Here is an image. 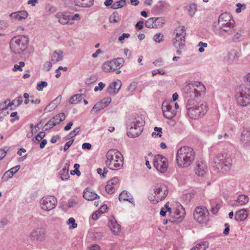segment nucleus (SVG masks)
I'll return each mask as SVG.
<instances>
[{"mask_svg":"<svg viewBox=\"0 0 250 250\" xmlns=\"http://www.w3.org/2000/svg\"><path fill=\"white\" fill-rule=\"evenodd\" d=\"M8 150V149L6 147L3 148H0V160L5 157Z\"/></svg>","mask_w":250,"mask_h":250,"instance_id":"864d4df0","label":"nucleus"},{"mask_svg":"<svg viewBox=\"0 0 250 250\" xmlns=\"http://www.w3.org/2000/svg\"><path fill=\"white\" fill-rule=\"evenodd\" d=\"M47 85L48 84L46 82L41 81L37 83V89L38 91H42L43 88L46 87L47 86Z\"/></svg>","mask_w":250,"mask_h":250,"instance_id":"a18cd8bd","label":"nucleus"},{"mask_svg":"<svg viewBox=\"0 0 250 250\" xmlns=\"http://www.w3.org/2000/svg\"><path fill=\"white\" fill-rule=\"evenodd\" d=\"M56 204V199L51 196L43 197L40 201L42 208L46 211L53 209L55 207Z\"/></svg>","mask_w":250,"mask_h":250,"instance_id":"f8f14e48","label":"nucleus"},{"mask_svg":"<svg viewBox=\"0 0 250 250\" xmlns=\"http://www.w3.org/2000/svg\"><path fill=\"white\" fill-rule=\"evenodd\" d=\"M121 20L120 17L118 13L116 11L114 12L109 17V21L111 23H118Z\"/></svg>","mask_w":250,"mask_h":250,"instance_id":"72a5a7b5","label":"nucleus"},{"mask_svg":"<svg viewBox=\"0 0 250 250\" xmlns=\"http://www.w3.org/2000/svg\"><path fill=\"white\" fill-rule=\"evenodd\" d=\"M249 198L248 196L241 194L239 195L234 204V206H243L248 203Z\"/></svg>","mask_w":250,"mask_h":250,"instance_id":"c85d7f7f","label":"nucleus"},{"mask_svg":"<svg viewBox=\"0 0 250 250\" xmlns=\"http://www.w3.org/2000/svg\"><path fill=\"white\" fill-rule=\"evenodd\" d=\"M106 166L111 170L122 168L124 164V157L121 153L116 149H111L106 155Z\"/></svg>","mask_w":250,"mask_h":250,"instance_id":"7ed1b4c3","label":"nucleus"},{"mask_svg":"<svg viewBox=\"0 0 250 250\" xmlns=\"http://www.w3.org/2000/svg\"><path fill=\"white\" fill-rule=\"evenodd\" d=\"M232 28H229V27H225L224 28H220V31H219L218 34L220 36H222L223 35V32H225L228 33L229 35H231L232 34V31L231 30Z\"/></svg>","mask_w":250,"mask_h":250,"instance_id":"a19ab883","label":"nucleus"},{"mask_svg":"<svg viewBox=\"0 0 250 250\" xmlns=\"http://www.w3.org/2000/svg\"><path fill=\"white\" fill-rule=\"evenodd\" d=\"M209 212L205 207H196L194 211V218L199 223H206L208 220Z\"/></svg>","mask_w":250,"mask_h":250,"instance_id":"1a4fd4ad","label":"nucleus"},{"mask_svg":"<svg viewBox=\"0 0 250 250\" xmlns=\"http://www.w3.org/2000/svg\"><path fill=\"white\" fill-rule=\"evenodd\" d=\"M218 24L220 28L229 27V28H233L234 27L235 21L232 16L229 13L226 12L220 15Z\"/></svg>","mask_w":250,"mask_h":250,"instance_id":"9d476101","label":"nucleus"},{"mask_svg":"<svg viewBox=\"0 0 250 250\" xmlns=\"http://www.w3.org/2000/svg\"><path fill=\"white\" fill-rule=\"evenodd\" d=\"M56 16L58 19L59 22L62 24L68 23L70 21V13L69 12L58 13Z\"/></svg>","mask_w":250,"mask_h":250,"instance_id":"b1692460","label":"nucleus"},{"mask_svg":"<svg viewBox=\"0 0 250 250\" xmlns=\"http://www.w3.org/2000/svg\"><path fill=\"white\" fill-rule=\"evenodd\" d=\"M110 221L111 224L109 225V227L111 230L115 234H118L120 232L121 226L117 223L116 220L114 218L111 219Z\"/></svg>","mask_w":250,"mask_h":250,"instance_id":"c756f323","label":"nucleus"},{"mask_svg":"<svg viewBox=\"0 0 250 250\" xmlns=\"http://www.w3.org/2000/svg\"><path fill=\"white\" fill-rule=\"evenodd\" d=\"M55 123L53 122L51 119L47 122L44 126V128L45 130H47L49 129H50L55 126Z\"/></svg>","mask_w":250,"mask_h":250,"instance_id":"3c124183","label":"nucleus"},{"mask_svg":"<svg viewBox=\"0 0 250 250\" xmlns=\"http://www.w3.org/2000/svg\"><path fill=\"white\" fill-rule=\"evenodd\" d=\"M83 197L85 199L88 201H92L100 197L95 192L92 191L88 188H86L84 190Z\"/></svg>","mask_w":250,"mask_h":250,"instance_id":"4be33fe9","label":"nucleus"},{"mask_svg":"<svg viewBox=\"0 0 250 250\" xmlns=\"http://www.w3.org/2000/svg\"><path fill=\"white\" fill-rule=\"evenodd\" d=\"M28 16V13L26 11L22 10L12 13L9 17L12 20L22 21L25 20Z\"/></svg>","mask_w":250,"mask_h":250,"instance_id":"f3484780","label":"nucleus"},{"mask_svg":"<svg viewBox=\"0 0 250 250\" xmlns=\"http://www.w3.org/2000/svg\"><path fill=\"white\" fill-rule=\"evenodd\" d=\"M69 162L67 161V162L65 164L64 167L62 170L59 171V175L60 178L64 181L68 180L69 178Z\"/></svg>","mask_w":250,"mask_h":250,"instance_id":"5701e85b","label":"nucleus"},{"mask_svg":"<svg viewBox=\"0 0 250 250\" xmlns=\"http://www.w3.org/2000/svg\"><path fill=\"white\" fill-rule=\"evenodd\" d=\"M122 83L118 80L117 82H113L110 83L106 90V92L110 95L116 94L121 87Z\"/></svg>","mask_w":250,"mask_h":250,"instance_id":"dca6fc26","label":"nucleus"},{"mask_svg":"<svg viewBox=\"0 0 250 250\" xmlns=\"http://www.w3.org/2000/svg\"><path fill=\"white\" fill-rule=\"evenodd\" d=\"M119 181V180L118 177H114L112 179H111L110 180L107 182V183H109L110 184L112 185L113 186H116L118 184V182Z\"/></svg>","mask_w":250,"mask_h":250,"instance_id":"13d9d810","label":"nucleus"},{"mask_svg":"<svg viewBox=\"0 0 250 250\" xmlns=\"http://www.w3.org/2000/svg\"><path fill=\"white\" fill-rule=\"evenodd\" d=\"M143 128L134 126V125H131L129 130L127 132V134L128 137L135 138L138 137L143 131Z\"/></svg>","mask_w":250,"mask_h":250,"instance_id":"393cba45","label":"nucleus"},{"mask_svg":"<svg viewBox=\"0 0 250 250\" xmlns=\"http://www.w3.org/2000/svg\"><path fill=\"white\" fill-rule=\"evenodd\" d=\"M126 0H120L113 3L111 5V8L113 9H117L119 8H122L126 5Z\"/></svg>","mask_w":250,"mask_h":250,"instance_id":"c9c22d12","label":"nucleus"},{"mask_svg":"<svg viewBox=\"0 0 250 250\" xmlns=\"http://www.w3.org/2000/svg\"><path fill=\"white\" fill-rule=\"evenodd\" d=\"M82 99V95L76 94L70 98L69 102L71 104H76L80 102Z\"/></svg>","mask_w":250,"mask_h":250,"instance_id":"4c0bfd02","label":"nucleus"},{"mask_svg":"<svg viewBox=\"0 0 250 250\" xmlns=\"http://www.w3.org/2000/svg\"><path fill=\"white\" fill-rule=\"evenodd\" d=\"M164 117L168 119H172L176 114V111L172 106L167 102H164L162 107Z\"/></svg>","mask_w":250,"mask_h":250,"instance_id":"2eb2a0df","label":"nucleus"},{"mask_svg":"<svg viewBox=\"0 0 250 250\" xmlns=\"http://www.w3.org/2000/svg\"><path fill=\"white\" fill-rule=\"evenodd\" d=\"M100 247L97 244H94L89 248V250H100Z\"/></svg>","mask_w":250,"mask_h":250,"instance_id":"774afa93","label":"nucleus"},{"mask_svg":"<svg viewBox=\"0 0 250 250\" xmlns=\"http://www.w3.org/2000/svg\"><path fill=\"white\" fill-rule=\"evenodd\" d=\"M153 64H154L156 66L159 67L163 65V62L162 59H158V60L155 61L153 62Z\"/></svg>","mask_w":250,"mask_h":250,"instance_id":"0e129e2a","label":"nucleus"},{"mask_svg":"<svg viewBox=\"0 0 250 250\" xmlns=\"http://www.w3.org/2000/svg\"><path fill=\"white\" fill-rule=\"evenodd\" d=\"M195 152L190 147L184 146L179 148L176 153V162L180 167L189 166L195 159Z\"/></svg>","mask_w":250,"mask_h":250,"instance_id":"f03ea898","label":"nucleus"},{"mask_svg":"<svg viewBox=\"0 0 250 250\" xmlns=\"http://www.w3.org/2000/svg\"><path fill=\"white\" fill-rule=\"evenodd\" d=\"M104 104L101 101L94 105L92 108V110H96V111H99L105 107V106H104Z\"/></svg>","mask_w":250,"mask_h":250,"instance_id":"37998d69","label":"nucleus"},{"mask_svg":"<svg viewBox=\"0 0 250 250\" xmlns=\"http://www.w3.org/2000/svg\"><path fill=\"white\" fill-rule=\"evenodd\" d=\"M154 20L153 28L162 27L165 23V20L163 17H152Z\"/></svg>","mask_w":250,"mask_h":250,"instance_id":"2f4dec72","label":"nucleus"},{"mask_svg":"<svg viewBox=\"0 0 250 250\" xmlns=\"http://www.w3.org/2000/svg\"><path fill=\"white\" fill-rule=\"evenodd\" d=\"M185 214V211L183 207H181V209H178L176 210L174 214H171V219L169 221L171 222H180Z\"/></svg>","mask_w":250,"mask_h":250,"instance_id":"a211bd4d","label":"nucleus"},{"mask_svg":"<svg viewBox=\"0 0 250 250\" xmlns=\"http://www.w3.org/2000/svg\"><path fill=\"white\" fill-rule=\"evenodd\" d=\"M20 167V166L18 165L6 171L1 178L2 181H6L9 178H12L13 176V175L19 170Z\"/></svg>","mask_w":250,"mask_h":250,"instance_id":"412c9836","label":"nucleus"},{"mask_svg":"<svg viewBox=\"0 0 250 250\" xmlns=\"http://www.w3.org/2000/svg\"><path fill=\"white\" fill-rule=\"evenodd\" d=\"M153 165L158 171L164 173L167 168V159L162 155H157L154 158Z\"/></svg>","mask_w":250,"mask_h":250,"instance_id":"9b49d317","label":"nucleus"},{"mask_svg":"<svg viewBox=\"0 0 250 250\" xmlns=\"http://www.w3.org/2000/svg\"><path fill=\"white\" fill-rule=\"evenodd\" d=\"M154 20L152 18L148 19L145 22V26L148 28H153Z\"/></svg>","mask_w":250,"mask_h":250,"instance_id":"8fccbe9b","label":"nucleus"},{"mask_svg":"<svg viewBox=\"0 0 250 250\" xmlns=\"http://www.w3.org/2000/svg\"><path fill=\"white\" fill-rule=\"evenodd\" d=\"M97 80V77L95 75H92L90 77L87 78L85 81V84L89 85L95 82Z\"/></svg>","mask_w":250,"mask_h":250,"instance_id":"79ce46f5","label":"nucleus"},{"mask_svg":"<svg viewBox=\"0 0 250 250\" xmlns=\"http://www.w3.org/2000/svg\"><path fill=\"white\" fill-rule=\"evenodd\" d=\"M102 102L104 105V106H107L111 102V98L110 97H106L104 98L101 100Z\"/></svg>","mask_w":250,"mask_h":250,"instance_id":"6e6d98bb","label":"nucleus"},{"mask_svg":"<svg viewBox=\"0 0 250 250\" xmlns=\"http://www.w3.org/2000/svg\"><path fill=\"white\" fill-rule=\"evenodd\" d=\"M165 73V70H160L159 69H155L152 71V75L153 76L156 75L157 74H160L161 75H164Z\"/></svg>","mask_w":250,"mask_h":250,"instance_id":"e2e57ef3","label":"nucleus"},{"mask_svg":"<svg viewBox=\"0 0 250 250\" xmlns=\"http://www.w3.org/2000/svg\"><path fill=\"white\" fill-rule=\"evenodd\" d=\"M199 89L194 87L187 86L185 91L190 94L189 98L187 102L186 108L187 114L192 119H197L204 116L208 110V106L205 102L197 103L194 98H197L204 92L205 86L202 83H199Z\"/></svg>","mask_w":250,"mask_h":250,"instance_id":"f257e3e1","label":"nucleus"},{"mask_svg":"<svg viewBox=\"0 0 250 250\" xmlns=\"http://www.w3.org/2000/svg\"><path fill=\"white\" fill-rule=\"evenodd\" d=\"M175 37L172 40L173 45L179 49H182L185 44V36L186 34L185 27L179 26L174 30Z\"/></svg>","mask_w":250,"mask_h":250,"instance_id":"6e6552de","label":"nucleus"},{"mask_svg":"<svg viewBox=\"0 0 250 250\" xmlns=\"http://www.w3.org/2000/svg\"><path fill=\"white\" fill-rule=\"evenodd\" d=\"M130 36L129 33H123L122 36L118 38V40L121 43L124 42V40L125 38H128Z\"/></svg>","mask_w":250,"mask_h":250,"instance_id":"5fc2aeb1","label":"nucleus"},{"mask_svg":"<svg viewBox=\"0 0 250 250\" xmlns=\"http://www.w3.org/2000/svg\"><path fill=\"white\" fill-rule=\"evenodd\" d=\"M65 118V115L63 113H59L54 116L51 120L55 123V125L59 124L63 121Z\"/></svg>","mask_w":250,"mask_h":250,"instance_id":"473e14b6","label":"nucleus"},{"mask_svg":"<svg viewBox=\"0 0 250 250\" xmlns=\"http://www.w3.org/2000/svg\"><path fill=\"white\" fill-rule=\"evenodd\" d=\"M45 230L42 228L34 229L30 234L29 237L32 241L42 242L45 238Z\"/></svg>","mask_w":250,"mask_h":250,"instance_id":"4468645a","label":"nucleus"},{"mask_svg":"<svg viewBox=\"0 0 250 250\" xmlns=\"http://www.w3.org/2000/svg\"><path fill=\"white\" fill-rule=\"evenodd\" d=\"M213 166L219 171L227 172L230 170L231 163L230 160L224 157L221 154L215 156L213 159Z\"/></svg>","mask_w":250,"mask_h":250,"instance_id":"423d86ee","label":"nucleus"},{"mask_svg":"<svg viewBox=\"0 0 250 250\" xmlns=\"http://www.w3.org/2000/svg\"><path fill=\"white\" fill-rule=\"evenodd\" d=\"M138 85V83L136 82H132L128 87V90L129 91L133 92L135 90Z\"/></svg>","mask_w":250,"mask_h":250,"instance_id":"603ef678","label":"nucleus"},{"mask_svg":"<svg viewBox=\"0 0 250 250\" xmlns=\"http://www.w3.org/2000/svg\"><path fill=\"white\" fill-rule=\"evenodd\" d=\"M61 96H58L55 100L52 101L47 106H46L44 110L48 112L53 110L61 102Z\"/></svg>","mask_w":250,"mask_h":250,"instance_id":"a878e982","label":"nucleus"},{"mask_svg":"<svg viewBox=\"0 0 250 250\" xmlns=\"http://www.w3.org/2000/svg\"><path fill=\"white\" fill-rule=\"evenodd\" d=\"M248 217L247 210L245 208L239 210L236 212L235 219L237 221H242Z\"/></svg>","mask_w":250,"mask_h":250,"instance_id":"cd10ccee","label":"nucleus"},{"mask_svg":"<svg viewBox=\"0 0 250 250\" xmlns=\"http://www.w3.org/2000/svg\"><path fill=\"white\" fill-rule=\"evenodd\" d=\"M28 37L25 35H19L13 37L10 42L12 51L16 54H20L25 51L28 45Z\"/></svg>","mask_w":250,"mask_h":250,"instance_id":"39448f33","label":"nucleus"},{"mask_svg":"<svg viewBox=\"0 0 250 250\" xmlns=\"http://www.w3.org/2000/svg\"><path fill=\"white\" fill-rule=\"evenodd\" d=\"M80 131V127H78L76 128L75 129H74L72 131H71L69 133V135L71 136L72 137H73L75 136Z\"/></svg>","mask_w":250,"mask_h":250,"instance_id":"052dcab7","label":"nucleus"},{"mask_svg":"<svg viewBox=\"0 0 250 250\" xmlns=\"http://www.w3.org/2000/svg\"><path fill=\"white\" fill-rule=\"evenodd\" d=\"M73 142H74V139H72V140L67 142L64 145V148H63L64 151H66V150H67L69 148V147L72 145V144H73Z\"/></svg>","mask_w":250,"mask_h":250,"instance_id":"680f3d73","label":"nucleus"},{"mask_svg":"<svg viewBox=\"0 0 250 250\" xmlns=\"http://www.w3.org/2000/svg\"><path fill=\"white\" fill-rule=\"evenodd\" d=\"M78 201L77 198H71L68 200V207L69 208L74 207L78 204Z\"/></svg>","mask_w":250,"mask_h":250,"instance_id":"de8ad7c7","label":"nucleus"},{"mask_svg":"<svg viewBox=\"0 0 250 250\" xmlns=\"http://www.w3.org/2000/svg\"><path fill=\"white\" fill-rule=\"evenodd\" d=\"M67 224H72V226H69V229H74L76 228L77 227V224L75 223V220L74 218L71 217L67 221Z\"/></svg>","mask_w":250,"mask_h":250,"instance_id":"09e8293b","label":"nucleus"},{"mask_svg":"<svg viewBox=\"0 0 250 250\" xmlns=\"http://www.w3.org/2000/svg\"><path fill=\"white\" fill-rule=\"evenodd\" d=\"M45 133L44 132L41 131L39 132L34 138L33 139V141L36 144H38L42 138L45 136Z\"/></svg>","mask_w":250,"mask_h":250,"instance_id":"58836bf2","label":"nucleus"},{"mask_svg":"<svg viewBox=\"0 0 250 250\" xmlns=\"http://www.w3.org/2000/svg\"><path fill=\"white\" fill-rule=\"evenodd\" d=\"M208 244L206 242L200 243L196 245L195 247L191 249V250H206L208 247Z\"/></svg>","mask_w":250,"mask_h":250,"instance_id":"f704fd0d","label":"nucleus"},{"mask_svg":"<svg viewBox=\"0 0 250 250\" xmlns=\"http://www.w3.org/2000/svg\"><path fill=\"white\" fill-rule=\"evenodd\" d=\"M150 192L148 199L151 203L155 204L163 200L167 197L168 189L164 184H157L150 189Z\"/></svg>","mask_w":250,"mask_h":250,"instance_id":"20e7f679","label":"nucleus"},{"mask_svg":"<svg viewBox=\"0 0 250 250\" xmlns=\"http://www.w3.org/2000/svg\"><path fill=\"white\" fill-rule=\"evenodd\" d=\"M164 36L162 33H158L155 34L153 37V40L156 42H161L163 41Z\"/></svg>","mask_w":250,"mask_h":250,"instance_id":"49530a36","label":"nucleus"},{"mask_svg":"<svg viewBox=\"0 0 250 250\" xmlns=\"http://www.w3.org/2000/svg\"><path fill=\"white\" fill-rule=\"evenodd\" d=\"M236 102L240 106H245L250 104V88L241 85L235 95Z\"/></svg>","mask_w":250,"mask_h":250,"instance_id":"0eeeda50","label":"nucleus"},{"mask_svg":"<svg viewBox=\"0 0 250 250\" xmlns=\"http://www.w3.org/2000/svg\"><path fill=\"white\" fill-rule=\"evenodd\" d=\"M10 116L11 117H15L16 118L15 119H12L11 120V122H13L16 120H18L19 119V117L17 116V112H14L11 113Z\"/></svg>","mask_w":250,"mask_h":250,"instance_id":"338daca9","label":"nucleus"},{"mask_svg":"<svg viewBox=\"0 0 250 250\" xmlns=\"http://www.w3.org/2000/svg\"><path fill=\"white\" fill-rule=\"evenodd\" d=\"M207 171V167L205 163L201 161L196 163L195 173L199 176H203Z\"/></svg>","mask_w":250,"mask_h":250,"instance_id":"aec40b11","label":"nucleus"},{"mask_svg":"<svg viewBox=\"0 0 250 250\" xmlns=\"http://www.w3.org/2000/svg\"><path fill=\"white\" fill-rule=\"evenodd\" d=\"M105 189L107 193L108 194H112L115 191L114 186H112L108 183H107V185L105 187Z\"/></svg>","mask_w":250,"mask_h":250,"instance_id":"c03bdc74","label":"nucleus"},{"mask_svg":"<svg viewBox=\"0 0 250 250\" xmlns=\"http://www.w3.org/2000/svg\"><path fill=\"white\" fill-rule=\"evenodd\" d=\"M63 52L62 51H55L52 55L51 56V61L53 63H56L60 61H62L63 59L62 56Z\"/></svg>","mask_w":250,"mask_h":250,"instance_id":"7c9ffc66","label":"nucleus"},{"mask_svg":"<svg viewBox=\"0 0 250 250\" xmlns=\"http://www.w3.org/2000/svg\"><path fill=\"white\" fill-rule=\"evenodd\" d=\"M8 26V24L7 21L3 20L0 21V30L6 29Z\"/></svg>","mask_w":250,"mask_h":250,"instance_id":"4d7b16f0","label":"nucleus"},{"mask_svg":"<svg viewBox=\"0 0 250 250\" xmlns=\"http://www.w3.org/2000/svg\"><path fill=\"white\" fill-rule=\"evenodd\" d=\"M162 130H158V133L155 132H153L152 133V136L156 138V137H161L162 136Z\"/></svg>","mask_w":250,"mask_h":250,"instance_id":"69168bd1","label":"nucleus"},{"mask_svg":"<svg viewBox=\"0 0 250 250\" xmlns=\"http://www.w3.org/2000/svg\"><path fill=\"white\" fill-rule=\"evenodd\" d=\"M145 121L142 118L138 117L135 119V121L131 124L134 126H137L143 129V126L145 125Z\"/></svg>","mask_w":250,"mask_h":250,"instance_id":"e433bc0d","label":"nucleus"},{"mask_svg":"<svg viewBox=\"0 0 250 250\" xmlns=\"http://www.w3.org/2000/svg\"><path fill=\"white\" fill-rule=\"evenodd\" d=\"M125 61L123 58H118L115 59L112 62H108L103 65L105 71L113 72L118 68H121L124 64Z\"/></svg>","mask_w":250,"mask_h":250,"instance_id":"ddd939ff","label":"nucleus"},{"mask_svg":"<svg viewBox=\"0 0 250 250\" xmlns=\"http://www.w3.org/2000/svg\"><path fill=\"white\" fill-rule=\"evenodd\" d=\"M241 141L244 146L250 145V128L244 129L241 134Z\"/></svg>","mask_w":250,"mask_h":250,"instance_id":"6ab92c4d","label":"nucleus"},{"mask_svg":"<svg viewBox=\"0 0 250 250\" xmlns=\"http://www.w3.org/2000/svg\"><path fill=\"white\" fill-rule=\"evenodd\" d=\"M52 66V63L50 62H46L43 65V68L46 71H48L51 68Z\"/></svg>","mask_w":250,"mask_h":250,"instance_id":"bf43d9fd","label":"nucleus"},{"mask_svg":"<svg viewBox=\"0 0 250 250\" xmlns=\"http://www.w3.org/2000/svg\"><path fill=\"white\" fill-rule=\"evenodd\" d=\"M197 11V5L195 4H192L189 7L188 14L191 17H193Z\"/></svg>","mask_w":250,"mask_h":250,"instance_id":"ea45409f","label":"nucleus"},{"mask_svg":"<svg viewBox=\"0 0 250 250\" xmlns=\"http://www.w3.org/2000/svg\"><path fill=\"white\" fill-rule=\"evenodd\" d=\"M119 200L120 201H127L129 202L132 203L133 202V199L128 192L126 190H123L119 195Z\"/></svg>","mask_w":250,"mask_h":250,"instance_id":"bb28decb","label":"nucleus"}]
</instances>
